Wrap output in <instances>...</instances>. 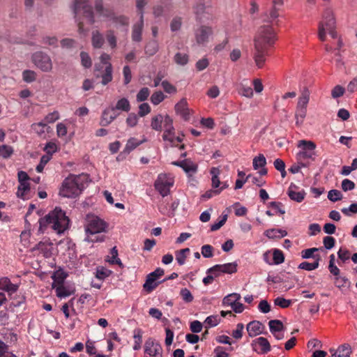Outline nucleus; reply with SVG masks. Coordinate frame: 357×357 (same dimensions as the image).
I'll return each instance as SVG.
<instances>
[{
	"label": "nucleus",
	"instance_id": "41",
	"mask_svg": "<svg viewBox=\"0 0 357 357\" xmlns=\"http://www.w3.org/2000/svg\"><path fill=\"white\" fill-rule=\"evenodd\" d=\"M32 250H39L42 252L45 257H49L51 255V252L48 248V245L44 242H39L36 244L33 248Z\"/></svg>",
	"mask_w": 357,
	"mask_h": 357
},
{
	"label": "nucleus",
	"instance_id": "8",
	"mask_svg": "<svg viewBox=\"0 0 357 357\" xmlns=\"http://www.w3.org/2000/svg\"><path fill=\"white\" fill-rule=\"evenodd\" d=\"M80 10H83L84 16L89 20L91 24H93L95 22L94 14L92 7L88 4V0H75L73 13L75 18Z\"/></svg>",
	"mask_w": 357,
	"mask_h": 357
},
{
	"label": "nucleus",
	"instance_id": "20",
	"mask_svg": "<svg viewBox=\"0 0 357 357\" xmlns=\"http://www.w3.org/2000/svg\"><path fill=\"white\" fill-rule=\"evenodd\" d=\"M259 345L261 347V353L266 354L271 350V344L268 340L264 337H259L258 338L255 339L252 342V347L254 351H257L256 346Z\"/></svg>",
	"mask_w": 357,
	"mask_h": 357
},
{
	"label": "nucleus",
	"instance_id": "59",
	"mask_svg": "<svg viewBox=\"0 0 357 357\" xmlns=\"http://www.w3.org/2000/svg\"><path fill=\"white\" fill-rule=\"evenodd\" d=\"M345 89L340 86L336 85L331 91V96L333 98H337L344 95Z\"/></svg>",
	"mask_w": 357,
	"mask_h": 357
},
{
	"label": "nucleus",
	"instance_id": "44",
	"mask_svg": "<svg viewBox=\"0 0 357 357\" xmlns=\"http://www.w3.org/2000/svg\"><path fill=\"white\" fill-rule=\"evenodd\" d=\"M13 153V149L10 146L6 144L0 146V156L3 158L7 159L10 158Z\"/></svg>",
	"mask_w": 357,
	"mask_h": 357
},
{
	"label": "nucleus",
	"instance_id": "63",
	"mask_svg": "<svg viewBox=\"0 0 357 357\" xmlns=\"http://www.w3.org/2000/svg\"><path fill=\"white\" fill-rule=\"evenodd\" d=\"M319 248H312L304 250L301 252V257L303 259L314 258L316 255H314L315 252H317Z\"/></svg>",
	"mask_w": 357,
	"mask_h": 357
},
{
	"label": "nucleus",
	"instance_id": "45",
	"mask_svg": "<svg viewBox=\"0 0 357 357\" xmlns=\"http://www.w3.org/2000/svg\"><path fill=\"white\" fill-rule=\"evenodd\" d=\"M22 78L25 82H33L36 79V73L33 70H25L22 73Z\"/></svg>",
	"mask_w": 357,
	"mask_h": 357
},
{
	"label": "nucleus",
	"instance_id": "24",
	"mask_svg": "<svg viewBox=\"0 0 357 357\" xmlns=\"http://www.w3.org/2000/svg\"><path fill=\"white\" fill-rule=\"evenodd\" d=\"M114 24V25L118 27L119 26H128L129 25V23H130V20H129V17L124 15H116V13H114L113 14V16L111 17V18L109 19Z\"/></svg>",
	"mask_w": 357,
	"mask_h": 357
},
{
	"label": "nucleus",
	"instance_id": "49",
	"mask_svg": "<svg viewBox=\"0 0 357 357\" xmlns=\"http://www.w3.org/2000/svg\"><path fill=\"white\" fill-rule=\"evenodd\" d=\"M165 99V95L160 91L153 93L151 97V101L154 105H158Z\"/></svg>",
	"mask_w": 357,
	"mask_h": 357
},
{
	"label": "nucleus",
	"instance_id": "51",
	"mask_svg": "<svg viewBox=\"0 0 357 357\" xmlns=\"http://www.w3.org/2000/svg\"><path fill=\"white\" fill-rule=\"evenodd\" d=\"M106 38L112 48H115L116 47V38L114 35V31L113 30H108L106 32Z\"/></svg>",
	"mask_w": 357,
	"mask_h": 357
},
{
	"label": "nucleus",
	"instance_id": "13",
	"mask_svg": "<svg viewBox=\"0 0 357 357\" xmlns=\"http://www.w3.org/2000/svg\"><path fill=\"white\" fill-rule=\"evenodd\" d=\"M119 115V113L111 105L105 108L101 115L99 124L105 127L109 125Z\"/></svg>",
	"mask_w": 357,
	"mask_h": 357
},
{
	"label": "nucleus",
	"instance_id": "27",
	"mask_svg": "<svg viewBox=\"0 0 357 357\" xmlns=\"http://www.w3.org/2000/svg\"><path fill=\"white\" fill-rule=\"evenodd\" d=\"M91 43L93 47L96 49L100 48L103 45L104 38L99 31L95 30L92 32Z\"/></svg>",
	"mask_w": 357,
	"mask_h": 357
},
{
	"label": "nucleus",
	"instance_id": "5",
	"mask_svg": "<svg viewBox=\"0 0 357 357\" xmlns=\"http://www.w3.org/2000/svg\"><path fill=\"white\" fill-rule=\"evenodd\" d=\"M85 220L86 232L91 235L104 231L107 227V224L103 220L93 214H87Z\"/></svg>",
	"mask_w": 357,
	"mask_h": 357
},
{
	"label": "nucleus",
	"instance_id": "40",
	"mask_svg": "<svg viewBox=\"0 0 357 357\" xmlns=\"http://www.w3.org/2000/svg\"><path fill=\"white\" fill-rule=\"evenodd\" d=\"M252 165L253 168L255 170L260 167H264L266 165V158L263 154H259V155L254 158Z\"/></svg>",
	"mask_w": 357,
	"mask_h": 357
},
{
	"label": "nucleus",
	"instance_id": "39",
	"mask_svg": "<svg viewBox=\"0 0 357 357\" xmlns=\"http://www.w3.org/2000/svg\"><path fill=\"white\" fill-rule=\"evenodd\" d=\"M297 146L301 148V150L305 151L315 150L317 147L316 144L314 142L305 139L298 141Z\"/></svg>",
	"mask_w": 357,
	"mask_h": 357
},
{
	"label": "nucleus",
	"instance_id": "54",
	"mask_svg": "<svg viewBox=\"0 0 357 357\" xmlns=\"http://www.w3.org/2000/svg\"><path fill=\"white\" fill-rule=\"evenodd\" d=\"M111 255H112V260H109V262L112 264H118L120 267H123V264L121 263V261L120 259L117 258L118 257V250L116 249V247H114L111 250Z\"/></svg>",
	"mask_w": 357,
	"mask_h": 357
},
{
	"label": "nucleus",
	"instance_id": "38",
	"mask_svg": "<svg viewBox=\"0 0 357 357\" xmlns=\"http://www.w3.org/2000/svg\"><path fill=\"white\" fill-rule=\"evenodd\" d=\"M145 53L149 56L154 55L158 50V45L156 40L149 41L144 47Z\"/></svg>",
	"mask_w": 357,
	"mask_h": 357
},
{
	"label": "nucleus",
	"instance_id": "22",
	"mask_svg": "<svg viewBox=\"0 0 357 357\" xmlns=\"http://www.w3.org/2000/svg\"><path fill=\"white\" fill-rule=\"evenodd\" d=\"M310 92L307 87H304L298 98L296 108H307L310 100Z\"/></svg>",
	"mask_w": 357,
	"mask_h": 357
},
{
	"label": "nucleus",
	"instance_id": "48",
	"mask_svg": "<svg viewBox=\"0 0 357 357\" xmlns=\"http://www.w3.org/2000/svg\"><path fill=\"white\" fill-rule=\"evenodd\" d=\"M80 58H81L82 65L84 68H89L90 67H91L92 61H91V59L88 53H86V52H80Z\"/></svg>",
	"mask_w": 357,
	"mask_h": 357
},
{
	"label": "nucleus",
	"instance_id": "43",
	"mask_svg": "<svg viewBox=\"0 0 357 357\" xmlns=\"http://www.w3.org/2000/svg\"><path fill=\"white\" fill-rule=\"evenodd\" d=\"M350 284V282L347 278L346 277H341L338 275L337 277H335V285L338 288L342 289L344 287H349Z\"/></svg>",
	"mask_w": 357,
	"mask_h": 357
},
{
	"label": "nucleus",
	"instance_id": "31",
	"mask_svg": "<svg viewBox=\"0 0 357 357\" xmlns=\"http://www.w3.org/2000/svg\"><path fill=\"white\" fill-rule=\"evenodd\" d=\"M268 326L270 331L272 334H275L277 332L282 331L284 328L282 322L278 319H273L269 321Z\"/></svg>",
	"mask_w": 357,
	"mask_h": 357
},
{
	"label": "nucleus",
	"instance_id": "56",
	"mask_svg": "<svg viewBox=\"0 0 357 357\" xmlns=\"http://www.w3.org/2000/svg\"><path fill=\"white\" fill-rule=\"evenodd\" d=\"M180 294L183 298V300L186 303H190L193 301V296L191 292L187 288H183L181 289Z\"/></svg>",
	"mask_w": 357,
	"mask_h": 357
},
{
	"label": "nucleus",
	"instance_id": "9",
	"mask_svg": "<svg viewBox=\"0 0 357 357\" xmlns=\"http://www.w3.org/2000/svg\"><path fill=\"white\" fill-rule=\"evenodd\" d=\"M173 184L174 180L172 178L169 177L167 174H161L155 181L154 186L162 197H165L169 195V189Z\"/></svg>",
	"mask_w": 357,
	"mask_h": 357
},
{
	"label": "nucleus",
	"instance_id": "4",
	"mask_svg": "<svg viewBox=\"0 0 357 357\" xmlns=\"http://www.w3.org/2000/svg\"><path fill=\"white\" fill-rule=\"evenodd\" d=\"M335 18L333 11L331 8H326L323 14V20L319 22L318 27V37L320 40L325 41L326 38V30L333 38H337L335 29Z\"/></svg>",
	"mask_w": 357,
	"mask_h": 357
},
{
	"label": "nucleus",
	"instance_id": "19",
	"mask_svg": "<svg viewBox=\"0 0 357 357\" xmlns=\"http://www.w3.org/2000/svg\"><path fill=\"white\" fill-rule=\"evenodd\" d=\"M246 329L249 336L252 337L263 333L264 326L259 321H252L247 325Z\"/></svg>",
	"mask_w": 357,
	"mask_h": 357
},
{
	"label": "nucleus",
	"instance_id": "2",
	"mask_svg": "<svg viewBox=\"0 0 357 357\" xmlns=\"http://www.w3.org/2000/svg\"><path fill=\"white\" fill-rule=\"evenodd\" d=\"M88 174H70L64 179L59 190V195L67 198H75L79 196L89 181Z\"/></svg>",
	"mask_w": 357,
	"mask_h": 357
},
{
	"label": "nucleus",
	"instance_id": "61",
	"mask_svg": "<svg viewBox=\"0 0 357 357\" xmlns=\"http://www.w3.org/2000/svg\"><path fill=\"white\" fill-rule=\"evenodd\" d=\"M47 127V123L39 122L38 123H33L31 125L32 129L39 135L45 132V128Z\"/></svg>",
	"mask_w": 357,
	"mask_h": 357
},
{
	"label": "nucleus",
	"instance_id": "42",
	"mask_svg": "<svg viewBox=\"0 0 357 357\" xmlns=\"http://www.w3.org/2000/svg\"><path fill=\"white\" fill-rule=\"evenodd\" d=\"M112 274V271L103 266H99L96 269V277L99 280H104Z\"/></svg>",
	"mask_w": 357,
	"mask_h": 357
},
{
	"label": "nucleus",
	"instance_id": "57",
	"mask_svg": "<svg viewBox=\"0 0 357 357\" xmlns=\"http://www.w3.org/2000/svg\"><path fill=\"white\" fill-rule=\"evenodd\" d=\"M182 24V19L180 17H175L170 23V29L172 31H176L181 29Z\"/></svg>",
	"mask_w": 357,
	"mask_h": 357
},
{
	"label": "nucleus",
	"instance_id": "33",
	"mask_svg": "<svg viewBox=\"0 0 357 357\" xmlns=\"http://www.w3.org/2000/svg\"><path fill=\"white\" fill-rule=\"evenodd\" d=\"M165 116L162 114H158L151 119V126L153 130L161 131L162 123H164Z\"/></svg>",
	"mask_w": 357,
	"mask_h": 357
},
{
	"label": "nucleus",
	"instance_id": "6",
	"mask_svg": "<svg viewBox=\"0 0 357 357\" xmlns=\"http://www.w3.org/2000/svg\"><path fill=\"white\" fill-rule=\"evenodd\" d=\"M193 10L197 19L199 20L209 19L214 10L211 3L209 1H205L204 0H198L194 5Z\"/></svg>",
	"mask_w": 357,
	"mask_h": 357
},
{
	"label": "nucleus",
	"instance_id": "50",
	"mask_svg": "<svg viewBox=\"0 0 357 357\" xmlns=\"http://www.w3.org/2000/svg\"><path fill=\"white\" fill-rule=\"evenodd\" d=\"M328 199L335 202L342 199V194L337 190H331L328 193Z\"/></svg>",
	"mask_w": 357,
	"mask_h": 357
},
{
	"label": "nucleus",
	"instance_id": "14",
	"mask_svg": "<svg viewBox=\"0 0 357 357\" xmlns=\"http://www.w3.org/2000/svg\"><path fill=\"white\" fill-rule=\"evenodd\" d=\"M144 28V14L141 12V16L138 22L132 26V40L135 42L139 43L142 40V31Z\"/></svg>",
	"mask_w": 357,
	"mask_h": 357
},
{
	"label": "nucleus",
	"instance_id": "32",
	"mask_svg": "<svg viewBox=\"0 0 357 357\" xmlns=\"http://www.w3.org/2000/svg\"><path fill=\"white\" fill-rule=\"evenodd\" d=\"M220 271L222 273L232 274L237 271V264L236 262L227 263L224 264H219Z\"/></svg>",
	"mask_w": 357,
	"mask_h": 357
},
{
	"label": "nucleus",
	"instance_id": "17",
	"mask_svg": "<svg viewBox=\"0 0 357 357\" xmlns=\"http://www.w3.org/2000/svg\"><path fill=\"white\" fill-rule=\"evenodd\" d=\"M212 33V29L209 26H202L195 32L196 41L199 44L204 43L208 40L209 36Z\"/></svg>",
	"mask_w": 357,
	"mask_h": 357
},
{
	"label": "nucleus",
	"instance_id": "58",
	"mask_svg": "<svg viewBox=\"0 0 357 357\" xmlns=\"http://www.w3.org/2000/svg\"><path fill=\"white\" fill-rule=\"evenodd\" d=\"M51 156L48 155H44L40 158L39 164L36 166V171L38 172H42L45 165L50 160Z\"/></svg>",
	"mask_w": 357,
	"mask_h": 357
},
{
	"label": "nucleus",
	"instance_id": "35",
	"mask_svg": "<svg viewBox=\"0 0 357 357\" xmlns=\"http://www.w3.org/2000/svg\"><path fill=\"white\" fill-rule=\"evenodd\" d=\"M142 334L143 332L140 328H136L133 332V338L135 340V344L133 346L134 350H139L141 348L142 342Z\"/></svg>",
	"mask_w": 357,
	"mask_h": 357
},
{
	"label": "nucleus",
	"instance_id": "3",
	"mask_svg": "<svg viewBox=\"0 0 357 357\" xmlns=\"http://www.w3.org/2000/svg\"><path fill=\"white\" fill-rule=\"evenodd\" d=\"M69 222V218L66 215V213L61 208L56 207L52 211L39 220V231L43 233L47 225H52L53 230L58 234H61L68 229Z\"/></svg>",
	"mask_w": 357,
	"mask_h": 357
},
{
	"label": "nucleus",
	"instance_id": "60",
	"mask_svg": "<svg viewBox=\"0 0 357 357\" xmlns=\"http://www.w3.org/2000/svg\"><path fill=\"white\" fill-rule=\"evenodd\" d=\"M161 85L166 93H175L177 90L176 88L169 83L167 80H164L161 82Z\"/></svg>",
	"mask_w": 357,
	"mask_h": 357
},
{
	"label": "nucleus",
	"instance_id": "26",
	"mask_svg": "<svg viewBox=\"0 0 357 357\" xmlns=\"http://www.w3.org/2000/svg\"><path fill=\"white\" fill-rule=\"evenodd\" d=\"M315 261L313 263L307 261H303L298 265V268L303 269L305 271H313L319 267V260L321 259L320 255H317L314 257Z\"/></svg>",
	"mask_w": 357,
	"mask_h": 357
},
{
	"label": "nucleus",
	"instance_id": "62",
	"mask_svg": "<svg viewBox=\"0 0 357 357\" xmlns=\"http://www.w3.org/2000/svg\"><path fill=\"white\" fill-rule=\"evenodd\" d=\"M220 321V319L218 315L209 316L205 320V323L208 325L209 327L216 326Z\"/></svg>",
	"mask_w": 357,
	"mask_h": 357
},
{
	"label": "nucleus",
	"instance_id": "21",
	"mask_svg": "<svg viewBox=\"0 0 357 357\" xmlns=\"http://www.w3.org/2000/svg\"><path fill=\"white\" fill-rule=\"evenodd\" d=\"M96 77H102L101 83L102 85H106L112 80V64L108 63L105 67L102 74L95 73Z\"/></svg>",
	"mask_w": 357,
	"mask_h": 357
},
{
	"label": "nucleus",
	"instance_id": "11",
	"mask_svg": "<svg viewBox=\"0 0 357 357\" xmlns=\"http://www.w3.org/2000/svg\"><path fill=\"white\" fill-rule=\"evenodd\" d=\"M144 352L150 357H162V349L161 345L154 341L152 338H149L144 344Z\"/></svg>",
	"mask_w": 357,
	"mask_h": 357
},
{
	"label": "nucleus",
	"instance_id": "64",
	"mask_svg": "<svg viewBox=\"0 0 357 357\" xmlns=\"http://www.w3.org/2000/svg\"><path fill=\"white\" fill-rule=\"evenodd\" d=\"M213 247L210 245H204L202 247V254L206 258H210L213 256Z\"/></svg>",
	"mask_w": 357,
	"mask_h": 357
},
{
	"label": "nucleus",
	"instance_id": "28",
	"mask_svg": "<svg viewBox=\"0 0 357 357\" xmlns=\"http://www.w3.org/2000/svg\"><path fill=\"white\" fill-rule=\"evenodd\" d=\"M264 235L268 238H281L287 235V232L285 230L280 229H270L264 231Z\"/></svg>",
	"mask_w": 357,
	"mask_h": 357
},
{
	"label": "nucleus",
	"instance_id": "15",
	"mask_svg": "<svg viewBox=\"0 0 357 357\" xmlns=\"http://www.w3.org/2000/svg\"><path fill=\"white\" fill-rule=\"evenodd\" d=\"M94 8L96 13L100 17L110 19L114 13L113 9L104 6L103 0H96L94 2Z\"/></svg>",
	"mask_w": 357,
	"mask_h": 357
},
{
	"label": "nucleus",
	"instance_id": "18",
	"mask_svg": "<svg viewBox=\"0 0 357 357\" xmlns=\"http://www.w3.org/2000/svg\"><path fill=\"white\" fill-rule=\"evenodd\" d=\"M174 108L176 114H180L185 121H188L190 119V112L185 98H182L176 103Z\"/></svg>",
	"mask_w": 357,
	"mask_h": 357
},
{
	"label": "nucleus",
	"instance_id": "29",
	"mask_svg": "<svg viewBox=\"0 0 357 357\" xmlns=\"http://www.w3.org/2000/svg\"><path fill=\"white\" fill-rule=\"evenodd\" d=\"M315 150L305 151L301 150L296 154V159L298 160H302L305 159H310L312 161H314L316 159Z\"/></svg>",
	"mask_w": 357,
	"mask_h": 357
},
{
	"label": "nucleus",
	"instance_id": "53",
	"mask_svg": "<svg viewBox=\"0 0 357 357\" xmlns=\"http://www.w3.org/2000/svg\"><path fill=\"white\" fill-rule=\"evenodd\" d=\"M274 304L282 308H287L291 304V301L285 299L283 297H278L274 300Z\"/></svg>",
	"mask_w": 357,
	"mask_h": 357
},
{
	"label": "nucleus",
	"instance_id": "37",
	"mask_svg": "<svg viewBox=\"0 0 357 357\" xmlns=\"http://www.w3.org/2000/svg\"><path fill=\"white\" fill-rule=\"evenodd\" d=\"M335 352H337V357H349L351 354V347L348 344H344L340 346Z\"/></svg>",
	"mask_w": 357,
	"mask_h": 357
},
{
	"label": "nucleus",
	"instance_id": "1",
	"mask_svg": "<svg viewBox=\"0 0 357 357\" xmlns=\"http://www.w3.org/2000/svg\"><path fill=\"white\" fill-rule=\"evenodd\" d=\"M275 40V32L271 25H263L259 27L254 38L253 53V59L259 68L263 67L266 61V56L268 54V48L274 44Z\"/></svg>",
	"mask_w": 357,
	"mask_h": 357
},
{
	"label": "nucleus",
	"instance_id": "16",
	"mask_svg": "<svg viewBox=\"0 0 357 357\" xmlns=\"http://www.w3.org/2000/svg\"><path fill=\"white\" fill-rule=\"evenodd\" d=\"M172 164L181 167L187 174L195 173L197 170V165L190 159H185L182 161H174Z\"/></svg>",
	"mask_w": 357,
	"mask_h": 357
},
{
	"label": "nucleus",
	"instance_id": "34",
	"mask_svg": "<svg viewBox=\"0 0 357 357\" xmlns=\"http://www.w3.org/2000/svg\"><path fill=\"white\" fill-rule=\"evenodd\" d=\"M113 108L116 111L122 110L124 112H129L130 109V105L127 98H122L117 101L116 106H113Z\"/></svg>",
	"mask_w": 357,
	"mask_h": 357
},
{
	"label": "nucleus",
	"instance_id": "7",
	"mask_svg": "<svg viewBox=\"0 0 357 357\" xmlns=\"http://www.w3.org/2000/svg\"><path fill=\"white\" fill-rule=\"evenodd\" d=\"M31 59L34 65L43 72H50L52 69V62L50 56L41 51L32 54Z\"/></svg>",
	"mask_w": 357,
	"mask_h": 357
},
{
	"label": "nucleus",
	"instance_id": "47",
	"mask_svg": "<svg viewBox=\"0 0 357 357\" xmlns=\"http://www.w3.org/2000/svg\"><path fill=\"white\" fill-rule=\"evenodd\" d=\"M174 61L178 65L184 66L188 62V55L186 54L178 52L174 56Z\"/></svg>",
	"mask_w": 357,
	"mask_h": 357
},
{
	"label": "nucleus",
	"instance_id": "55",
	"mask_svg": "<svg viewBox=\"0 0 357 357\" xmlns=\"http://www.w3.org/2000/svg\"><path fill=\"white\" fill-rule=\"evenodd\" d=\"M149 96V89L147 87H144L139 90L137 94V101L142 102L146 100Z\"/></svg>",
	"mask_w": 357,
	"mask_h": 357
},
{
	"label": "nucleus",
	"instance_id": "12",
	"mask_svg": "<svg viewBox=\"0 0 357 357\" xmlns=\"http://www.w3.org/2000/svg\"><path fill=\"white\" fill-rule=\"evenodd\" d=\"M240 299L241 295L239 294L233 293L225 296L223 299V303L230 305L236 313H241L244 310V305L241 303L238 302Z\"/></svg>",
	"mask_w": 357,
	"mask_h": 357
},
{
	"label": "nucleus",
	"instance_id": "10",
	"mask_svg": "<svg viewBox=\"0 0 357 357\" xmlns=\"http://www.w3.org/2000/svg\"><path fill=\"white\" fill-rule=\"evenodd\" d=\"M163 140L169 141L171 143V146H174L175 129L173 126V119L167 114L165 116Z\"/></svg>",
	"mask_w": 357,
	"mask_h": 357
},
{
	"label": "nucleus",
	"instance_id": "30",
	"mask_svg": "<svg viewBox=\"0 0 357 357\" xmlns=\"http://www.w3.org/2000/svg\"><path fill=\"white\" fill-rule=\"evenodd\" d=\"M145 141L146 139L139 141L135 137L130 138L127 142L123 152L128 154L130 153L132 151H133L135 148H137Z\"/></svg>",
	"mask_w": 357,
	"mask_h": 357
},
{
	"label": "nucleus",
	"instance_id": "46",
	"mask_svg": "<svg viewBox=\"0 0 357 357\" xmlns=\"http://www.w3.org/2000/svg\"><path fill=\"white\" fill-rule=\"evenodd\" d=\"M30 190V185L27 182L20 183L17 188V196L19 198L24 199V192Z\"/></svg>",
	"mask_w": 357,
	"mask_h": 357
},
{
	"label": "nucleus",
	"instance_id": "52",
	"mask_svg": "<svg viewBox=\"0 0 357 357\" xmlns=\"http://www.w3.org/2000/svg\"><path fill=\"white\" fill-rule=\"evenodd\" d=\"M273 259L275 264H280L284 262V255L280 250H274L273 253Z\"/></svg>",
	"mask_w": 357,
	"mask_h": 357
},
{
	"label": "nucleus",
	"instance_id": "36",
	"mask_svg": "<svg viewBox=\"0 0 357 357\" xmlns=\"http://www.w3.org/2000/svg\"><path fill=\"white\" fill-rule=\"evenodd\" d=\"M307 115V108H296L295 113L296 125L300 126Z\"/></svg>",
	"mask_w": 357,
	"mask_h": 357
},
{
	"label": "nucleus",
	"instance_id": "23",
	"mask_svg": "<svg viewBox=\"0 0 357 357\" xmlns=\"http://www.w3.org/2000/svg\"><path fill=\"white\" fill-rule=\"evenodd\" d=\"M160 283L162 281L157 282V278L154 277H151V274H148L146 276V280L145 283L143 285L144 289L148 292L151 293L153 291Z\"/></svg>",
	"mask_w": 357,
	"mask_h": 357
},
{
	"label": "nucleus",
	"instance_id": "25",
	"mask_svg": "<svg viewBox=\"0 0 357 357\" xmlns=\"http://www.w3.org/2000/svg\"><path fill=\"white\" fill-rule=\"evenodd\" d=\"M293 187L296 188L295 185L291 184L287 191L288 196L291 200L300 203L304 199L306 194L304 190L301 192H295L292 190Z\"/></svg>",
	"mask_w": 357,
	"mask_h": 357
}]
</instances>
